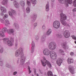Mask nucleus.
<instances>
[{"instance_id": "5fc2aeb1", "label": "nucleus", "mask_w": 76, "mask_h": 76, "mask_svg": "<svg viewBox=\"0 0 76 76\" xmlns=\"http://www.w3.org/2000/svg\"><path fill=\"white\" fill-rule=\"evenodd\" d=\"M11 0V1H12V0Z\"/></svg>"}, {"instance_id": "864d4df0", "label": "nucleus", "mask_w": 76, "mask_h": 76, "mask_svg": "<svg viewBox=\"0 0 76 76\" xmlns=\"http://www.w3.org/2000/svg\"><path fill=\"white\" fill-rule=\"evenodd\" d=\"M31 76H34V75H32Z\"/></svg>"}, {"instance_id": "e433bc0d", "label": "nucleus", "mask_w": 76, "mask_h": 76, "mask_svg": "<svg viewBox=\"0 0 76 76\" xmlns=\"http://www.w3.org/2000/svg\"><path fill=\"white\" fill-rule=\"evenodd\" d=\"M70 55L71 56H74V53L73 52H71L70 53Z\"/></svg>"}, {"instance_id": "4d7b16f0", "label": "nucleus", "mask_w": 76, "mask_h": 76, "mask_svg": "<svg viewBox=\"0 0 76 76\" xmlns=\"http://www.w3.org/2000/svg\"><path fill=\"white\" fill-rule=\"evenodd\" d=\"M75 48H76V46L75 47Z\"/></svg>"}, {"instance_id": "72a5a7b5", "label": "nucleus", "mask_w": 76, "mask_h": 76, "mask_svg": "<svg viewBox=\"0 0 76 76\" xmlns=\"http://www.w3.org/2000/svg\"><path fill=\"white\" fill-rule=\"evenodd\" d=\"M73 4L74 7H76V0H75L74 1Z\"/></svg>"}, {"instance_id": "393cba45", "label": "nucleus", "mask_w": 76, "mask_h": 76, "mask_svg": "<svg viewBox=\"0 0 76 76\" xmlns=\"http://www.w3.org/2000/svg\"><path fill=\"white\" fill-rule=\"evenodd\" d=\"M20 4L21 6H24L25 5V2L23 1H21L20 2Z\"/></svg>"}, {"instance_id": "a18cd8bd", "label": "nucleus", "mask_w": 76, "mask_h": 76, "mask_svg": "<svg viewBox=\"0 0 76 76\" xmlns=\"http://www.w3.org/2000/svg\"><path fill=\"white\" fill-rule=\"evenodd\" d=\"M35 38L36 40H38L39 39L38 37L37 36V37H36Z\"/></svg>"}, {"instance_id": "79ce46f5", "label": "nucleus", "mask_w": 76, "mask_h": 76, "mask_svg": "<svg viewBox=\"0 0 76 76\" xmlns=\"http://www.w3.org/2000/svg\"><path fill=\"white\" fill-rule=\"evenodd\" d=\"M14 75H16V74H17V72H14L13 73Z\"/></svg>"}, {"instance_id": "bb28decb", "label": "nucleus", "mask_w": 76, "mask_h": 76, "mask_svg": "<svg viewBox=\"0 0 76 76\" xmlns=\"http://www.w3.org/2000/svg\"><path fill=\"white\" fill-rule=\"evenodd\" d=\"M26 13H29L30 12V8H29V7H28L26 8Z\"/></svg>"}, {"instance_id": "4c0bfd02", "label": "nucleus", "mask_w": 76, "mask_h": 76, "mask_svg": "<svg viewBox=\"0 0 76 76\" xmlns=\"http://www.w3.org/2000/svg\"><path fill=\"white\" fill-rule=\"evenodd\" d=\"M9 15L10 16H12V13L10 11L9 12Z\"/></svg>"}, {"instance_id": "3c124183", "label": "nucleus", "mask_w": 76, "mask_h": 76, "mask_svg": "<svg viewBox=\"0 0 76 76\" xmlns=\"http://www.w3.org/2000/svg\"><path fill=\"white\" fill-rule=\"evenodd\" d=\"M37 76H39V75H38V74H37Z\"/></svg>"}, {"instance_id": "603ef678", "label": "nucleus", "mask_w": 76, "mask_h": 76, "mask_svg": "<svg viewBox=\"0 0 76 76\" xmlns=\"http://www.w3.org/2000/svg\"><path fill=\"white\" fill-rule=\"evenodd\" d=\"M75 44H76V41H75Z\"/></svg>"}, {"instance_id": "423d86ee", "label": "nucleus", "mask_w": 76, "mask_h": 76, "mask_svg": "<svg viewBox=\"0 0 76 76\" xmlns=\"http://www.w3.org/2000/svg\"><path fill=\"white\" fill-rule=\"evenodd\" d=\"M53 26L55 29H58L60 26V23L58 21L56 20L53 23Z\"/></svg>"}, {"instance_id": "a19ab883", "label": "nucleus", "mask_w": 76, "mask_h": 76, "mask_svg": "<svg viewBox=\"0 0 76 76\" xmlns=\"http://www.w3.org/2000/svg\"><path fill=\"white\" fill-rule=\"evenodd\" d=\"M0 52L1 53H3V49L2 48H1V50H0Z\"/></svg>"}, {"instance_id": "b1692460", "label": "nucleus", "mask_w": 76, "mask_h": 76, "mask_svg": "<svg viewBox=\"0 0 76 76\" xmlns=\"http://www.w3.org/2000/svg\"><path fill=\"white\" fill-rule=\"evenodd\" d=\"M46 10L47 12H48L49 10V5L47 4L46 6Z\"/></svg>"}, {"instance_id": "a211bd4d", "label": "nucleus", "mask_w": 76, "mask_h": 76, "mask_svg": "<svg viewBox=\"0 0 76 76\" xmlns=\"http://www.w3.org/2000/svg\"><path fill=\"white\" fill-rule=\"evenodd\" d=\"M13 3L14 6H15L17 8H19V4L16 1H14Z\"/></svg>"}, {"instance_id": "6e6d98bb", "label": "nucleus", "mask_w": 76, "mask_h": 76, "mask_svg": "<svg viewBox=\"0 0 76 76\" xmlns=\"http://www.w3.org/2000/svg\"><path fill=\"white\" fill-rule=\"evenodd\" d=\"M14 25H15V23H14Z\"/></svg>"}, {"instance_id": "49530a36", "label": "nucleus", "mask_w": 76, "mask_h": 76, "mask_svg": "<svg viewBox=\"0 0 76 76\" xmlns=\"http://www.w3.org/2000/svg\"><path fill=\"white\" fill-rule=\"evenodd\" d=\"M42 28L43 29H44L45 28V26H43L42 27Z\"/></svg>"}, {"instance_id": "5701e85b", "label": "nucleus", "mask_w": 76, "mask_h": 76, "mask_svg": "<svg viewBox=\"0 0 76 76\" xmlns=\"http://www.w3.org/2000/svg\"><path fill=\"white\" fill-rule=\"evenodd\" d=\"M48 76H53V73L50 71H48Z\"/></svg>"}, {"instance_id": "1a4fd4ad", "label": "nucleus", "mask_w": 76, "mask_h": 76, "mask_svg": "<svg viewBox=\"0 0 76 76\" xmlns=\"http://www.w3.org/2000/svg\"><path fill=\"white\" fill-rule=\"evenodd\" d=\"M51 53L50 52V50L48 49H46L43 50V53L46 56H48L51 54Z\"/></svg>"}, {"instance_id": "6e6552de", "label": "nucleus", "mask_w": 76, "mask_h": 76, "mask_svg": "<svg viewBox=\"0 0 76 76\" xmlns=\"http://www.w3.org/2000/svg\"><path fill=\"white\" fill-rule=\"evenodd\" d=\"M50 57L53 60H56L57 58V55L56 53L54 51H52L50 54Z\"/></svg>"}, {"instance_id": "f704fd0d", "label": "nucleus", "mask_w": 76, "mask_h": 76, "mask_svg": "<svg viewBox=\"0 0 76 76\" xmlns=\"http://www.w3.org/2000/svg\"><path fill=\"white\" fill-rule=\"evenodd\" d=\"M0 66H3V62L1 60V58H0Z\"/></svg>"}, {"instance_id": "37998d69", "label": "nucleus", "mask_w": 76, "mask_h": 76, "mask_svg": "<svg viewBox=\"0 0 76 76\" xmlns=\"http://www.w3.org/2000/svg\"><path fill=\"white\" fill-rule=\"evenodd\" d=\"M3 40H4V41H6L7 40V39L6 38H4L3 39Z\"/></svg>"}, {"instance_id": "473e14b6", "label": "nucleus", "mask_w": 76, "mask_h": 76, "mask_svg": "<svg viewBox=\"0 0 76 76\" xmlns=\"http://www.w3.org/2000/svg\"><path fill=\"white\" fill-rule=\"evenodd\" d=\"M72 37L73 39L76 40V37L75 36V35H72Z\"/></svg>"}, {"instance_id": "412c9836", "label": "nucleus", "mask_w": 76, "mask_h": 76, "mask_svg": "<svg viewBox=\"0 0 76 76\" xmlns=\"http://www.w3.org/2000/svg\"><path fill=\"white\" fill-rule=\"evenodd\" d=\"M52 32V30L51 29H49L47 31V32L46 33V35H49Z\"/></svg>"}, {"instance_id": "f3484780", "label": "nucleus", "mask_w": 76, "mask_h": 76, "mask_svg": "<svg viewBox=\"0 0 76 76\" xmlns=\"http://www.w3.org/2000/svg\"><path fill=\"white\" fill-rule=\"evenodd\" d=\"M1 10L2 12H4V13H6V9L4 7H1Z\"/></svg>"}, {"instance_id": "cd10ccee", "label": "nucleus", "mask_w": 76, "mask_h": 76, "mask_svg": "<svg viewBox=\"0 0 76 76\" xmlns=\"http://www.w3.org/2000/svg\"><path fill=\"white\" fill-rule=\"evenodd\" d=\"M59 51L60 53H61L62 55H64V51H63V50L61 49H60L59 50Z\"/></svg>"}, {"instance_id": "7c9ffc66", "label": "nucleus", "mask_w": 76, "mask_h": 76, "mask_svg": "<svg viewBox=\"0 0 76 76\" xmlns=\"http://www.w3.org/2000/svg\"><path fill=\"white\" fill-rule=\"evenodd\" d=\"M57 37L59 38H62V35L60 34H59L57 35Z\"/></svg>"}, {"instance_id": "a878e982", "label": "nucleus", "mask_w": 76, "mask_h": 76, "mask_svg": "<svg viewBox=\"0 0 76 76\" xmlns=\"http://www.w3.org/2000/svg\"><path fill=\"white\" fill-rule=\"evenodd\" d=\"M31 2L32 3H33V4H37V2L36 0H31Z\"/></svg>"}, {"instance_id": "aec40b11", "label": "nucleus", "mask_w": 76, "mask_h": 76, "mask_svg": "<svg viewBox=\"0 0 76 76\" xmlns=\"http://www.w3.org/2000/svg\"><path fill=\"white\" fill-rule=\"evenodd\" d=\"M7 3V0H3V1H2L1 3L3 5H5V4H6Z\"/></svg>"}, {"instance_id": "f03ea898", "label": "nucleus", "mask_w": 76, "mask_h": 76, "mask_svg": "<svg viewBox=\"0 0 76 76\" xmlns=\"http://www.w3.org/2000/svg\"><path fill=\"white\" fill-rule=\"evenodd\" d=\"M60 21L62 24H63V25H64V26H69V25L67 24L66 22L64 21V20H66L67 19L66 15L63 13H61L60 14Z\"/></svg>"}, {"instance_id": "2eb2a0df", "label": "nucleus", "mask_w": 76, "mask_h": 76, "mask_svg": "<svg viewBox=\"0 0 76 76\" xmlns=\"http://www.w3.org/2000/svg\"><path fill=\"white\" fill-rule=\"evenodd\" d=\"M4 17H4L3 19H0V20L2 23H4V21L5 19H6V18L8 17V15L7 14H5L4 15Z\"/></svg>"}, {"instance_id": "de8ad7c7", "label": "nucleus", "mask_w": 76, "mask_h": 76, "mask_svg": "<svg viewBox=\"0 0 76 76\" xmlns=\"http://www.w3.org/2000/svg\"><path fill=\"white\" fill-rule=\"evenodd\" d=\"M1 16H4V14H3V13H2L1 14Z\"/></svg>"}, {"instance_id": "20e7f679", "label": "nucleus", "mask_w": 76, "mask_h": 76, "mask_svg": "<svg viewBox=\"0 0 76 76\" xmlns=\"http://www.w3.org/2000/svg\"><path fill=\"white\" fill-rule=\"evenodd\" d=\"M43 60H41V61L42 63V64L43 66H46V64H47L49 67L50 68H51L52 67L51 64L49 62V61H48L46 60V58H45V57H43Z\"/></svg>"}, {"instance_id": "7ed1b4c3", "label": "nucleus", "mask_w": 76, "mask_h": 76, "mask_svg": "<svg viewBox=\"0 0 76 76\" xmlns=\"http://www.w3.org/2000/svg\"><path fill=\"white\" fill-rule=\"evenodd\" d=\"M59 3L61 4L65 3V5L66 7H67L69 6V4H71L72 3V0H67L68 2L66 0H58Z\"/></svg>"}, {"instance_id": "ea45409f", "label": "nucleus", "mask_w": 76, "mask_h": 76, "mask_svg": "<svg viewBox=\"0 0 76 76\" xmlns=\"http://www.w3.org/2000/svg\"><path fill=\"white\" fill-rule=\"evenodd\" d=\"M37 18V15H34V20H36V18Z\"/></svg>"}, {"instance_id": "39448f33", "label": "nucleus", "mask_w": 76, "mask_h": 76, "mask_svg": "<svg viewBox=\"0 0 76 76\" xmlns=\"http://www.w3.org/2000/svg\"><path fill=\"white\" fill-rule=\"evenodd\" d=\"M49 48L51 50H55L56 48V44L54 42H52L49 43Z\"/></svg>"}, {"instance_id": "f8f14e48", "label": "nucleus", "mask_w": 76, "mask_h": 76, "mask_svg": "<svg viewBox=\"0 0 76 76\" xmlns=\"http://www.w3.org/2000/svg\"><path fill=\"white\" fill-rule=\"evenodd\" d=\"M69 70L70 72L72 74H74L75 73V72L74 71V67L70 65L69 66Z\"/></svg>"}, {"instance_id": "c9c22d12", "label": "nucleus", "mask_w": 76, "mask_h": 76, "mask_svg": "<svg viewBox=\"0 0 76 76\" xmlns=\"http://www.w3.org/2000/svg\"><path fill=\"white\" fill-rule=\"evenodd\" d=\"M28 70H29V73H28L29 74H30L31 73V71L30 70V67L29 66H28Z\"/></svg>"}, {"instance_id": "6ab92c4d", "label": "nucleus", "mask_w": 76, "mask_h": 76, "mask_svg": "<svg viewBox=\"0 0 76 76\" xmlns=\"http://www.w3.org/2000/svg\"><path fill=\"white\" fill-rule=\"evenodd\" d=\"M35 47V44H34V42H32V51L31 52L33 53L34 52V47Z\"/></svg>"}, {"instance_id": "2f4dec72", "label": "nucleus", "mask_w": 76, "mask_h": 76, "mask_svg": "<svg viewBox=\"0 0 76 76\" xmlns=\"http://www.w3.org/2000/svg\"><path fill=\"white\" fill-rule=\"evenodd\" d=\"M9 30L10 32V33H8L9 34L13 33L14 32V30L13 29H10Z\"/></svg>"}, {"instance_id": "9b49d317", "label": "nucleus", "mask_w": 76, "mask_h": 76, "mask_svg": "<svg viewBox=\"0 0 76 76\" xmlns=\"http://www.w3.org/2000/svg\"><path fill=\"white\" fill-rule=\"evenodd\" d=\"M10 41L8 40L7 42V44L9 46H12L13 45L12 43L13 42V39L12 38H10Z\"/></svg>"}, {"instance_id": "c756f323", "label": "nucleus", "mask_w": 76, "mask_h": 76, "mask_svg": "<svg viewBox=\"0 0 76 76\" xmlns=\"http://www.w3.org/2000/svg\"><path fill=\"white\" fill-rule=\"evenodd\" d=\"M11 10L12 12V13L13 14H14V15H16V11L11 9Z\"/></svg>"}, {"instance_id": "c03bdc74", "label": "nucleus", "mask_w": 76, "mask_h": 76, "mask_svg": "<svg viewBox=\"0 0 76 76\" xmlns=\"http://www.w3.org/2000/svg\"><path fill=\"white\" fill-rule=\"evenodd\" d=\"M34 26H37V23H35L34 24Z\"/></svg>"}, {"instance_id": "13d9d810", "label": "nucleus", "mask_w": 76, "mask_h": 76, "mask_svg": "<svg viewBox=\"0 0 76 76\" xmlns=\"http://www.w3.org/2000/svg\"><path fill=\"white\" fill-rule=\"evenodd\" d=\"M33 21H34V20H33Z\"/></svg>"}, {"instance_id": "dca6fc26", "label": "nucleus", "mask_w": 76, "mask_h": 76, "mask_svg": "<svg viewBox=\"0 0 76 76\" xmlns=\"http://www.w3.org/2000/svg\"><path fill=\"white\" fill-rule=\"evenodd\" d=\"M67 62L68 64H71L73 63V59L72 58H69L67 61Z\"/></svg>"}, {"instance_id": "0eeeda50", "label": "nucleus", "mask_w": 76, "mask_h": 76, "mask_svg": "<svg viewBox=\"0 0 76 76\" xmlns=\"http://www.w3.org/2000/svg\"><path fill=\"white\" fill-rule=\"evenodd\" d=\"M8 31V30L6 27L3 28L2 30V31H0V35L1 37H4V33L7 32Z\"/></svg>"}, {"instance_id": "4be33fe9", "label": "nucleus", "mask_w": 76, "mask_h": 76, "mask_svg": "<svg viewBox=\"0 0 76 76\" xmlns=\"http://www.w3.org/2000/svg\"><path fill=\"white\" fill-rule=\"evenodd\" d=\"M4 23L5 25H6V26H7V25H9L10 24V23H9V21L7 20H5Z\"/></svg>"}, {"instance_id": "9d476101", "label": "nucleus", "mask_w": 76, "mask_h": 76, "mask_svg": "<svg viewBox=\"0 0 76 76\" xmlns=\"http://www.w3.org/2000/svg\"><path fill=\"white\" fill-rule=\"evenodd\" d=\"M64 35L65 38H69L70 37V33L69 31L67 30H66L64 31Z\"/></svg>"}, {"instance_id": "58836bf2", "label": "nucleus", "mask_w": 76, "mask_h": 76, "mask_svg": "<svg viewBox=\"0 0 76 76\" xmlns=\"http://www.w3.org/2000/svg\"><path fill=\"white\" fill-rule=\"evenodd\" d=\"M73 12H76V8H75L73 10Z\"/></svg>"}, {"instance_id": "8fccbe9b", "label": "nucleus", "mask_w": 76, "mask_h": 76, "mask_svg": "<svg viewBox=\"0 0 76 76\" xmlns=\"http://www.w3.org/2000/svg\"><path fill=\"white\" fill-rule=\"evenodd\" d=\"M52 1H54V0H51Z\"/></svg>"}, {"instance_id": "f257e3e1", "label": "nucleus", "mask_w": 76, "mask_h": 76, "mask_svg": "<svg viewBox=\"0 0 76 76\" xmlns=\"http://www.w3.org/2000/svg\"><path fill=\"white\" fill-rule=\"evenodd\" d=\"M20 50H18L15 53L16 57H18L19 56H22L21 57L20 60V64L21 65L24 64V61H25V58L23 56V49L22 48H19Z\"/></svg>"}, {"instance_id": "c85d7f7f", "label": "nucleus", "mask_w": 76, "mask_h": 76, "mask_svg": "<svg viewBox=\"0 0 76 76\" xmlns=\"http://www.w3.org/2000/svg\"><path fill=\"white\" fill-rule=\"evenodd\" d=\"M27 6L28 7H30V6H31V2H30L29 1H27Z\"/></svg>"}, {"instance_id": "4468645a", "label": "nucleus", "mask_w": 76, "mask_h": 76, "mask_svg": "<svg viewBox=\"0 0 76 76\" xmlns=\"http://www.w3.org/2000/svg\"><path fill=\"white\" fill-rule=\"evenodd\" d=\"M62 62H63V60L62 59L59 58L57 61H56V63L59 66H61V64Z\"/></svg>"}, {"instance_id": "09e8293b", "label": "nucleus", "mask_w": 76, "mask_h": 76, "mask_svg": "<svg viewBox=\"0 0 76 76\" xmlns=\"http://www.w3.org/2000/svg\"><path fill=\"white\" fill-rule=\"evenodd\" d=\"M6 67H9V65L8 64H7L6 65Z\"/></svg>"}, {"instance_id": "ddd939ff", "label": "nucleus", "mask_w": 76, "mask_h": 76, "mask_svg": "<svg viewBox=\"0 0 76 76\" xmlns=\"http://www.w3.org/2000/svg\"><path fill=\"white\" fill-rule=\"evenodd\" d=\"M61 45L62 47H63L64 49L66 50L69 49V46L66 45V43H64L62 44Z\"/></svg>"}]
</instances>
